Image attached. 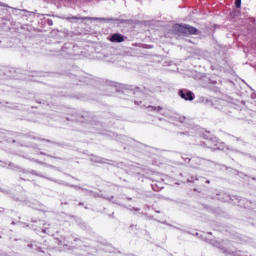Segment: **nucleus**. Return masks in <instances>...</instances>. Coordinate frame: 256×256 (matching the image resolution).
Instances as JSON below:
<instances>
[{"label":"nucleus","mask_w":256,"mask_h":256,"mask_svg":"<svg viewBox=\"0 0 256 256\" xmlns=\"http://www.w3.org/2000/svg\"><path fill=\"white\" fill-rule=\"evenodd\" d=\"M110 41L111 43H123V41H125V37H123V35L121 34H113L110 37Z\"/></svg>","instance_id":"obj_4"},{"label":"nucleus","mask_w":256,"mask_h":256,"mask_svg":"<svg viewBox=\"0 0 256 256\" xmlns=\"http://www.w3.org/2000/svg\"><path fill=\"white\" fill-rule=\"evenodd\" d=\"M179 95L182 99H185V101H193L195 97L193 96V92L187 91V90H181L179 92Z\"/></svg>","instance_id":"obj_2"},{"label":"nucleus","mask_w":256,"mask_h":256,"mask_svg":"<svg viewBox=\"0 0 256 256\" xmlns=\"http://www.w3.org/2000/svg\"><path fill=\"white\" fill-rule=\"evenodd\" d=\"M174 35H185V25L175 24L172 28Z\"/></svg>","instance_id":"obj_1"},{"label":"nucleus","mask_w":256,"mask_h":256,"mask_svg":"<svg viewBox=\"0 0 256 256\" xmlns=\"http://www.w3.org/2000/svg\"><path fill=\"white\" fill-rule=\"evenodd\" d=\"M184 35H199V29L185 25Z\"/></svg>","instance_id":"obj_3"},{"label":"nucleus","mask_w":256,"mask_h":256,"mask_svg":"<svg viewBox=\"0 0 256 256\" xmlns=\"http://www.w3.org/2000/svg\"><path fill=\"white\" fill-rule=\"evenodd\" d=\"M235 5L239 9L241 7V0H235Z\"/></svg>","instance_id":"obj_5"}]
</instances>
